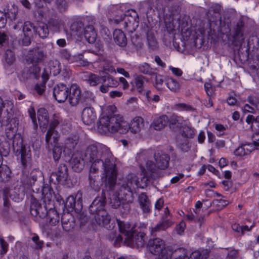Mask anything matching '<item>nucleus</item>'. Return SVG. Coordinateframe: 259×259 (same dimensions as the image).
Wrapping results in <instances>:
<instances>
[{"instance_id":"nucleus-31","label":"nucleus","mask_w":259,"mask_h":259,"mask_svg":"<svg viewBox=\"0 0 259 259\" xmlns=\"http://www.w3.org/2000/svg\"><path fill=\"white\" fill-rule=\"evenodd\" d=\"M59 138V134L55 128L49 127L46 135V141L47 144L56 143Z\"/></svg>"},{"instance_id":"nucleus-7","label":"nucleus","mask_w":259,"mask_h":259,"mask_svg":"<svg viewBox=\"0 0 259 259\" xmlns=\"http://www.w3.org/2000/svg\"><path fill=\"white\" fill-rule=\"evenodd\" d=\"M105 204L104 197H97L90 206L89 210L91 213L95 214V219L98 224L107 228L110 217L104 209Z\"/></svg>"},{"instance_id":"nucleus-6","label":"nucleus","mask_w":259,"mask_h":259,"mask_svg":"<svg viewBox=\"0 0 259 259\" xmlns=\"http://www.w3.org/2000/svg\"><path fill=\"white\" fill-rule=\"evenodd\" d=\"M19 121L17 118H13L10 119L7 125L5 134L7 139L12 142L14 147H18L21 149V161L23 164L27 162L30 158V150L26 151L22 147V138L21 135L17 133Z\"/></svg>"},{"instance_id":"nucleus-13","label":"nucleus","mask_w":259,"mask_h":259,"mask_svg":"<svg viewBox=\"0 0 259 259\" xmlns=\"http://www.w3.org/2000/svg\"><path fill=\"white\" fill-rule=\"evenodd\" d=\"M259 148V142L253 141L252 143H246L241 144L234 152L237 156H244L250 154L252 151Z\"/></svg>"},{"instance_id":"nucleus-45","label":"nucleus","mask_w":259,"mask_h":259,"mask_svg":"<svg viewBox=\"0 0 259 259\" xmlns=\"http://www.w3.org/2000/svg\"><path fill=\"white\" fill-rule=\"evenodd\" d=\"M99 26V29L100 31V33L104 39L107 40L110 39L111 33L108 29L103 25H100Z\"/></svg>"},{"instance_id":"nucleus-41","label":"nucleus","mask_w":259,"mask_h":259,"mask_svg":"<svg viewBox=\"0 0 259 259\" xmlns=\"http://www.w3.org/2000/svg\"><path fill=\"white\" fill-rule=\"evenodd\" d=\"M120 196V194L118 195L114 194L110 197V204L112 207L117 208L122 203H123V199Z\"/></svg>"},{"instance_id":"nucleus-43","label":"nucleus","mask_w":259,"mask_h":259,"mask_svg":"<svg viewBox=\"0 0 259 259\" xmlns=\"http://www.w3.org/2000/svg\"><path fill=\"white\" fill-rule=\"evenodd\" d=\"M185 121V120H183V118L182 117L177 116L176 115H173L171 116L170 119H168V122L170 126L176 124H178L181 126L183 125Z\"/></svg>"},{"instance_id":"nucleus-37","label":"nucleus","mask_w":259,"mask_h":259,"mask_svg":"<svg viewBox=\"0 0 259 259\" xmlns=\"http://www.w3.org/2000/svg\"><path fill=\"white\" fill-rule=\"evenodd\" d=\"M49 67L50 69V72L54 75H57L61 73L60 63L57 60L50 61L49 63Z\"/></svg>"},{"instance_id":"nucleus-54","label":"nucleus","mask_w":259,"mask_h":259,"mask_svg":"<svg viewBox=\"0 0 259 259\" xmlns=\"http://www.w3.org/2000/svg\"><path fill=\"white\" fill-rule=\"evenodd\" d=\"M0 244L1 246L0 253L1 254H5L8 251V244L5 240L2 238H0Z\"/></svg>"},{"instance_id":"nucleus-36","label":"nucleus","mask_w":259,"mask_h":259,"mask_svg":"<svg viewBox=\"0 0 259 259\" xmlns=\"http://www.w3.org/2000/svg\"><path fill=\"white\" fill-rule=\"evenodd\" d=\"M246 122L250 125V127L252 130H257L259 129V116L254 117L252 115L247 116Z\"/></svg>"},{"instance_id":"nucleus-15","label":"nucleus","mask_w":259,"mask_h":259,"mask_svg":"<svg viewBox=\"0 0 259 259\" xmlns=\"http://www.w3.org/2000/svg\"><path fill=\"white\" fill-rule=\"evenodd\" d=\"M14 108L13 101L6 100L3 101L0 97V117L6 118L9 120L11 115L12 114V110Z\"/></svg>"},{"instance_id":"nucleus-42","label":"nucleus","mask_w":259,"mask_h":259,"mask_svg":"<svg viewBox=\"0 0 259 259\" xmlns=\"http://www.w3.org/2000/svg\"><path fill=\"white\" fill-rule=\"evenodd\" d=\"M102 82L106 83L109 87L116 88L118 85V82L111 76H102Z\"/></svg>"},{"instance_id":"nucleus-40","label":"nucleus","mask_w":259,"mask_h":259,"mask_svg":"<svg viewBox=\"0 0 259 259\" xmlns=\"http://www.w3.org/2000/svg\"><path fill=\"white\" fill-rule=\"evenodd\" d=\"M66 124L65 121H63L62 117L59 114H54L49 127L55 128L57 126H63Z\"/></svg>"},{"instance_id":"nucleus-26","label":"nucleus","mask_w":259,"mask_h":259,"mask_svg":"<svg viewBox=\"0 0 259 259\" xmlns=\"http://www.w3.org/2000/svg\"><path fill=\"white\" fill-rule=\"evenodd\" d=\"M80 88L75 84H72L70 88V96L69 98V103L72 105L77 104L80 97Z\"/></svg>"},{"instance_id":"nucleus-2","label":"nucleus","mask_w":259,"mask_h":259,"mask_svg":"<svg viewBox=\"0 0 259 259\" xmlns=\"http://www.w3.org/2000/svg\"><path fill=\"white\" fill-rule=\"evenodd\" d=\"M144 125V119L140 116L135 117L128 123L121 116L114 115L101 117L98 124V128L102 134L118 132L124 134L130 130L131 133L136 134L140 132Z\"/></svg>"},{"instance_id":"nucleus-18","label":"nucleus","mask_w":259,"mask_h":259,"mask_svg":"<svg viewBox=\"0 0 259 259\" xmlns=\"http://www.w3.org/2000/svg\"><path fill=\"white\" fill-rule=\"evenodd\" d=\"M78 139L79 137L77 135L69 136L64 141L63 152L66 154L70 155L77 145Z\"/></svg>"},{"instance_id":"nucleus-27","label":"nucleus","mask_w":259,"mask_h":259,"mask_svg":"<svg viewBox=\"0 0 259 259\" xmlns=\"http://www.w3.org/2000/svg\"><path fill=\"white\" fill-rule=\"evenodd\" d=\"M138 201L141 208L144 213H149L150 211V202L145 193H141L138 197Z\"/></svg>"},{"instance_id":"nucleus-46","label":"nucleus","mask_w":259,"mask_h":259,"mask_svg":"<svg viewBox=\"0 0 259 259\" xmlns=\"http://www.w3.org/2000/svg\"><path fill=\"white\" fill-rule=\"evenodd\" d=\"M61 26L60 21L56 19L51 20L49 23V27L54 31H58Z\"/></svg>"},{"instance_id":"nucleus-14","label":"nucleus","mask_w":259,"mask_h":259,"mask_svg":"<svg viewBox=\"0 0 259 259\" xmlns=\"http://www.w3.org/2000/svg\"><path fill=\"white\" fill-rule=\"evenodd\" d=\"M53 95L59 103L64 102L68 97V88L64 84H57L54 88Z\"/></svg>"},{"instance_id":"nucleus-12","label":"nucleus","mask_w":259,"mask_h":259,"mask_svg":"<svg viewBox=\"0 0 259 259\" xmlns=\"http://www.w3.org/2000/svg\"><path fill=\"white\" fill-rule=\"evenodd\" d=\"M6 197L9 196L13 201L19 202L24 197L25 188L22 185L11 188H6L4 191Z\"/></svg>"},{"instance_id":"nucleus-64","label":"nucleus","mask_w":259,"mask_h":259,"mask_svg":"<svg viewBox=\"0 0 259 259\" xmlns=\"http://www.w3.org/2000/svg\"><path fill=\"white\" fill-rule=\"evenodd\" d=\"M7 19L6 14L0 12V28H4L6 24Z\"/></svg>"},{"instance_id":"nucleus-23","label":"nucleus","mask_w":259,"mask_h":259,"mask_svg":"<svg viewBox=\"0 0 259 259\" xmlns=\"http://www.w3.org/2000/svg\"><path fill=\"white\" fill-rule=\"evenodd\" d=\"M168 123V117L165 115H162L155 117L151 124V126L156 131L163 129Z\"/></svg>"},{"instance_id":"nucleus-58","label":"nucleus","mask_w":259,"mask_h":259,"mask_svg":"<svg viewBox=\"0 0 259 259\" xmlns=\"http://www.w3.org/2000/svg\"><path fill=\"white\" fill-rule=\"evenodd\" d=\"M185 227V223L182 221L176 226V231L178 234H181L184 231Z\"/></svg>"},{"instance_id":"nucleus-16","label":"nucleus","mask_w":259,"mask_h":259,"mask_svg":"<svg viewBox=\"0 0 259 259\" xmlns=\"http://www.w3.org/2000/svg\"><path fill=\"white\" fill-rule=\"evenodd\" d=\"M169 213V210L166 207L165 208L164 214L162 216L161 221L155 227L151 228L152 234H154L161 230H165L172 224V222L168 218Z\"/></svg>"},{"instance_id":"nucleus-57","label":"nucleus","mask_w":259,"mask_h":259,"mask_svg":"<svg viewBox=\"0 0 259 259\" xmlns=\"http://www.w3.org/2000/svg\"><path fill=\"white\" fill-rule=\"evenodd\" d=\"M168 69L172 72L173 74L177 76H181L183 74V71L180 68L169 66Z\"/></svg>"},{"instance_id":"nucleus-20","label":"nucleus","mask_w":259,"mask_h":259,"mask_svg":"<svg viewBox=\"0 0 259 259\" xmlns=\"http://www.w3.org/2000/svg\"><path fill=\"white\" fill-rule=\"evenodd\" d=\"M37 118L41 131L45 132L49 124V116L47 110L42 108L39 109L37 111Z\"/></svg>"},{"instance_id":"nucleus-17","label":"nucleus","mask_w":259,"mask_h":259,"mask_svg":"<svg viewBox=\"0 0 259 259\" xmlns=\"http://www.w3.org/2000/svg\"><path fill=\"white\" fill-rule=\"evenodd\" d=\"M35 28L32 23L27 21L24 24L23 31L25 35V38L23 40V44L28 46L30 44V38L35 33Z\"/></svg>"},{"instance_id":"nucleus-8","label":"nucleus","mask_w":259,"mask_h":259,"mask_svg":"<svg viewBox=\"0 0 259 259\" xmlns=\"http://www.w3.org/2000/svg\"><path fill=\"white\" fill-rule=\"evenodd\" d=\"M149 248L151 253L158 256V259H169L172 257L171 251L165 247L164 242L160 238L150 241Z\"/></svg>"},{"instance_id":"nucleus-35","label":"nucleus","mask_w":259,"mask_h":259,"mask_svg":"<svg viewBox=\"0 0 259 259\" xmlns=\"http://www.w3.org/2000/svg\"><path fill=\"white\" fill-rule=\"evenodd\" d=\"M35 33L42 38H46L49 33L48 25L44 23H39L36 27Z\"/></svg>"},{"instance_id":"nucleus-28","label":"nucleus","mask_w":259,"mask_h":259,"mask_svg":"<svg viewBox=\"0 0 259 259\" xmlns=\"http://www.w3.org/2000/svg\"><path fill=\"white\" fill-rule=\"evenodd\" d=\"M115 42L120 47H124L127 44V39L125 34L120 29H115L113 34Z\"/></svg>"},{"instance_id":"nucleus-9","label":"nucleus","mask_w":259,"mask_h":259,"mask_svg":"<svg viewBox=\"0 0 259 259\" xmlns=\"http://www.w3.org/2000/svg\"><path fill=\"white\" fill-rule=\"evenodd\" d=\"M71 28L78 36H80L83 32L85 39L90 44L95 42L96 40L97 34L93 26H87L83 28L81 23H77L72 25Z\"/></svg>"},{"instance_id":"nucleus-38","label":"nucleus","mask_w":259,"mask_h":259,"mask_svg":"<svg viewBox=\"0 0 259 259\" xmlns=\"http://www.w3.org/2000/svg\"><path fill=\"white\" fill-rule=\"evenodd\" d=\"M139 71L144 74L152 75L154 74V69L147 63H143L138 66Z\"/></svg>"},{"instance_id":"nucleus-51","label":"nucleus","mask_w":259,"mask_h":259,"mask_svg":"<svg viewBox=\"0 0 259 259\" xmlns=\"http://www.w3.org/2000/svg\"><path fill=\"white\" fill-rule=\"evenodd\" d=\"M102 67L104 71H108L110 73H116V71L113 66L108 61H103L102 63Z\"/></svg>"},{"instance_id":"nucleus-10","label":"nucleus","mask_w":259,"mask_h":259,"mask_svg":"<svg viewBox=\"0 0 259 259\" xmlns=\"http://www.w3.org/2000/svg\"><path fill=\"white\" fill-rule=\"evenodd\" d=\"M133 13V16L125 15L124 16L123 20L118 21L117 19L115 20L116 23H122L124 28L126 30L130 32L133 33L139 25L138 16L135 11L132 10Z\"/></svg>"},{"instance_id":"nucleus-29","label":"nucleus","mask_w":259,"mask_h":259,"mask_svg":"<svg viewBox=\"0 0 259 259\" xmlns=\"http://www.w3.org/2000/svg\"><path fill=\"white\" fill-rule=\"evenodd\" d=\"M82 78L91 86H96L102 80L101 76L91 72H85Z\"/></svg>"},{"instance_id":"nucleus-33","label":"nucleus","mask_w":259,"mask_h":259,"mask_svg":"<svg viewBox=\"0 0 259 259\" xmlns=\"http://www.w3.org/2000/svg\"><path fill=\"white\" fill-rule=\"evenodd\" d=\"M11 171L6 165L0 166V182H6L11 177Z\"/></svg>"},{"instance_id":"nucleus-50","label":"nucleus","mask_w":259,"mask_h":259,"mask_svg":"<svg viewBox=\"0 0 259 259\" xmlns=\"http://www.w3.org/2000/svg\"><path fill=\"white\" fill-rule=\"evenodd\" d=\"M62 151V148L60 146L55 145L53 149V156L55 160H57L60 158Z\"/></svg>"},{"instance_id":"nucleus-19","label":"nucleus","mask_w":259,"mask_h":259,"mask_svg":"<svg viewBox=\"0 0 259 259\" xmlns=\"http://www.w3.org/2000/svg\"><path fill=\"white\" fill-rule=\"evenodd\" d=\"M172 259H202V254L199 250L192 252L190 257L186 255L184 249H180L173 254Z\"/></svg>"},{"instance_id":"nucleus-30","label":"nucleus","mask_w":259,"mask_h":259,"mask_svg":"<svg viewBox=\"0 0 259 259\" xmlns=\"http://www.w3.org/2000/svg\"><path fill=\"white\" fill-rule=\"evenodd\" d=\"M182 135L186 138H192L194 135L193 129L191 127L189 121L185 120L181 126Z\"/></svg>"},{"instance_id":"nucleus-47","label":"nucleus","mask_w":259,"mask_h":259,"mask_svg":"<svg viewBox=\"0 0 259 259\" xmlns=\"http://www.w3.org/2000/svg\"><path fill=\"white\" fill-rule=\"evenodd\" d=\"M147 41L149 47L154 49L156 47L157 41L154 35L151 33H147Z\"/></svg>"},{"instance_id":"nucleus-52","label":"nucleus","mask_w":259,"mask_h":259,"mask_svg":"<svg viewBox=\"0 0 259 259\" xmlns=\"http://www.w3.org/2000/svg\"><path fill=\"white\" fill-rule=\"evenodd\" d=\"M163 79L160 75L156 76L155 78V87L158 90H162L163 89Z\"/></svg>"},{"instance_id":"nucleus-60","label":"nucleus","mask_w":259,"mask_h":259,"mask_svg":"<svg viewBox=\"0 0 259 259\" xmlns=\"http://www.w3.org/2000/svg\"><path fill=\"white\" fill-rule=\"evenodd\" d=\"M257 109L252 105L245 104L242 107V110L244 112H248L250 113L254 112Z\"/></svg>"},{"instance_id":"nucleus-5","label":"nucleus","mask_w":259,"mask_h":259,"mask_svg":"<svg viewBox=\"0 0 259 259\" xmlns=\"http://www.w3.org/2000/svg\"><path fill=\"white\" fill-rule=\"evenodd\" d=\"M121 235H119L117 238L118 241H122L124 239L127 245L130 247H141L145 242V234L142 232H139L135 235L136 232L134 230L135 227L131 226L128 223H124L117 220Z\"/></svg>"},{"instance_id":"nucleus-44","label":"nucleus","mask_w":259,"mask_h":259,"mask_svg":"<svg viewBox=\"0 0 259 259\" xmlns=\"http://www.w3.org/2000/svg\"><path fill=\"white\" fill-rule=\"evenodd\" d=\"M4 59L6 63L8 66L12 64L15 60V57L14 52L10 50H7L5 55Z\"/></svg>"},{"instance_id":"nucleus-4","label":"nucleus","mask_w":259,"mask_h":259,"mask_svg":"<svg viewBox=\"0 0 259 259\" xmlns=\"http://www.w3.org/2000/svg\"><path fill=\"white\" fill-rule=\"evenodd\" d=\"M147 152L146 151L139 153L137 156V160L142 164L143 161H145V167L141 169L143 177L142 179L143 181L146 184L150 178H154L158 176L159 169H164L167 167L169 157L167 154L162 152H157L155 154V161L156 164L152 161L148 160Z\"/></svg>"},{"instance_id":"nucleus-62","label":"nucleus","mask_w":259,"mask_h":259,"mask_svg":"<svg viewBox=\"0 0 259 259\" xmlns=\"http://www.w3.org/2000/svg\"><path fill=\"white\" fill-rule=\"evenodd\" d=\"M243 33L242 27L240 25H237L236 28L235 37L237 38H243Z\"/></svg>"},{"instance_id":"nucleus-63","label":"nucleus","mask_w":259,"mask_h":259,"mask_svg":"<svg viewBox=\"0 0 259 259\" xmlns=\"http://www.w3.org/2000/svg\"><path fill=\"white\" fill-rule=\"evenodd\" d=\"M46 85L45 83H41L39 84H36L35 86V90L38 94L42 95L45 91Z\"/></svg>"},{"instance_id":"nucleus-48","label":"nucleus","mask_w":259,"mask_h":259,"mask_svg":"<svg viewBox=\"0 0 259 259\" xmlns=\"http://www.w3.org/2000/svg\"><path fill=\"white\" fill-rule=\"evenodd\" d=\"M28 112L33 124V128L36 129L37 128V124L35 116V111L34 108L30 107L28 110Z\"/></svg>"},{"instance_id":"nucleus-61","label":"nucleus","mask_w":259,"mask_h":259,"mask_svg":"<svg viewBox=\"0 0 259 259\" xmlns=\"http://www.w3.org/2000/svg\"><path fill=\"white\" fill-rule=\"evenodd\" d=\"M32 240L35 244V248L37 249L41 248L43 245L42 241L39 240L38 236L35 235L32 238Z\"/></svg>"},{"instance_id":"nucleus-49","label":"nucleus","mask_w":259,"mask_h":259,"mask_svg":"<svg viewBox=\"0 0 259 259\" xmlns=\"http://www.w3.org/2000/svg\"><path fill=\"white\" fill-rule=\"evenodd\" d=\"M175 108L179 111H190L192 109L191 106L185 103H178L175 105Z\"/></svg>"},{"instance_id":"nucleus-24","label":"nucleus","mask_w":259,"mask_h":259,"mask_svg":"<svg viewBox=\"0 0 259 259\" xmlns=\"http://www.w3.org/2000/svg\"><path fill=\"white\" fill-rule=\"evenodd\" d=\"M146 80V77L144 76L135 74L133 76V80L131 82V84L138 92L142 93L144 91V83Z\"/></svg>"},{"instance_id":"nucleus-59","label":"nucleus","mask_w":259,"mask_h":259,"mask_svg":"<svg viewBox=\"0 0 259 259\" xmlns=\"http://www.w3.org/2000/svg\"><path fill=\"white\" fill-rule=\"evenodd\" d=\"M41 175V171L37 169H35L31 171L30 174V177L31 179L33 181V182H35L37 180V177L38 176H40Z\"/></svg>"},{"instance_id":"nucleus-32","label":"nucleus","mask_w":259,"mask_h":259,"mask_svg":"<svg viewBox=\"0 0 259 259\" xmlns=\"http://www.w3.org/2000/svg\"><path fill=\"white\" fill-rule=\"evenodd\" d=\"M165 84L167 87L173 92H177L180 89L179 82L175 79L170 76H167L165 79Z\"/></svg>"},{"instance_id":"nucleus-22","label":"nucleus","mask_w":259,"mask_h":259,"mask_svg":"<svg viewBox=\"0 0 259 259\" xmlns=\"http://www.w3.org/2000/svg\"><path fill=\"white\" fill-rule=\"evenodd\" d=\"M137 176L135 174L128 175L125 179V183L122 185L123 188L128 192H132V189L135 187H141Z\"/></svg>"},{"instance_id":"nucleus-1","label":"nucleus","mask_w":259,"mask_h":259,"mask_svg":"<svg viewBox=\"0 0 259 259\" xmlns=\"http://www.w3.org/2000/svg\"><path fill=\"white\" fill-rule=\"evenodd\" d=\"M86 160L91 163L90 172L95 173L102 168L104 172L102 180L110 188L115 184L117 171L115 163L112 153L105 147L101 145H92L89 146L85 152Z\"/></svg>"},{"instance_id":"nucleus-39","label":"nucleus","mask_w":259,"mask_h":259,"mask_svg":"<svg viewBox=\"0 0 259 259\" xmlns=\"http://www.w3.org/2000/svg\"><path fill=\"white\" fill-rule=\"evenodd\" d=\"M29 56L31 58L33 63H36L42 59L44 54L41 51L35 50L29 52Z\"/></svg>"},{"instance_id":"nucleus-34","label":"nucleus","mask_w":259,"mask_h":259,"mask_svg":"<svg viewBox=\"0 0 259 259\" xmlns=\"http://www.w3.org/2000/svg\"><path fill=\"white\" fill-rule=\"evenodd\" d=\"M82 195L80 193H77L76 197L75 198L73 196L71 195L69 196L66 201L65 206L69 210H73L75 206V198H78V201H79L81 198Z\"/></svg>"},{"instance_id":"nucleus-21","label":"nucleus","mask_w":259,"mask_h":259,"mask_svg":"<svg viewBox=\"0 0 259 259\" xmlns=\"http://www.w3.org/2000/svg\"><path fill=\"white\" fill-rule=\"evenodd\" d=\"M81 118L83 122L87 125H91L94 122L96 114L93 108L87 107L82 112Z\"/></svg>"},{"instance_id":"nucleus-53","label":"nucleus","mask_w":259,"mask_h":259,"mask_svg":"<svg viewBox=\"0 0 259 259\" xmlns=\"http://www.w3.org/2000/svg\"><path fill=\"white\" fill-rule=\"evenodd\" d=\"M75 59L78 62L80 65L82 66H86L89 65V62L83 59V55L82 54H79L75 57Z\"/></svg>"},{"instance_id":"nucleus-56","label":"nucleus","mask_w":259,"mask_h":259,"mask_svg":"<svg viewBox=\"0 0 259 259\" xmlns=\"http://www.w3.org/2000/svg\"><path fill=\"white\" fill-rule=\"evenodd\" d=\"M204 88L205 92L208 96H211L213 95L214 92L213 88L210 83H205Z\"/></svg>"},{"instance_id":"nucleus-3","label":"nucleus","mask_w":259,"mask_h":259,"mask_svg":"<svg viewBox=\"0 0 259 259\" xmlns=\"http://www.w3.org/2000/svg\"><path fill=\"white\" fill-rule=\"evenodd\" d=\"M53 194V190L49 185H44L41 189V195L42 199L46 205L47 203L51 202ZM30 212L32 215L41 218L47 215V220L51 225L55 226L59 222V215L57 211L51 208L47 211L46 206L42 207L33 195L31 198Z\"/></svg>"},{"instance_id":"nucleus-11","label":"nucleus","mask_w":259,"mask_h":259,"mask_svg":"<svg viewBox=\"0 0 259 259\" xmlns=\"http://www.w3.org/2000/svg\"><path fill=\"white\" fill-rule=\"evenodd\" d=\"M67 179V168L66 165L61 164L59 166L56 172L51 174L50 180L54 184L60 183L62 185H65Z\"/></svg>"},{"instance_id":"nucleus-55","label":"nucleus","mask_w":259,"mask_h":259,"mask_svg":"<svg viewBox=\"0 0 259 259\" xmlns=\"http://www.w3.org/2000/svg\"><path fill=\"white\" fill-rule=\"evenodd\" d=\"M248 102L250 105L253 106L257 109L259 107V100L257 98L253 96H249L247 98Z\"/></svg>"},{"instance_id":"nucleus-25","label":"nucleus","mask_w":259,"mask_h":259,"mask_svg":"<svg viewBox=\"0 0 259 259\" xmlns=\"http://www.w3.org/2000/svg\"><path fill=\"white\" fill-rule=\"evenodd\" d=\"M71 164L74 171L80 172L83 168L84 160L79 154H74L72 156Z\"/></svg>"}]
</instances>
